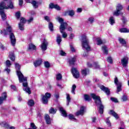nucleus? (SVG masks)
Returning <instances> with one entry per match:
<instances>
[{
	"label": "nucleus",
	"instance_id": "obj_1",
	"mask_svg": "<svg viewBox=\"0 0 129 129\" xmlns=\"http://www.w3.org/2000/svg\"><path fill=\"white\" fill-rule=\"evenodd\" d=\"M7 26L8 27H6V29L0 31V33L1 35H4V36H8L9 34L11 45L13 47H15L17 42V39H16L15 34L13 33V28L9 23H7Z\"/></svg>",
	"mask_w": 129,
	"mask_h": 129
},
{
	"label": "nucleus",
	"instance_id": "obj_2",
	"mask_svg": "<svg viewBox=\"0 0 129 129\" xmlns=\"http://www.w3.org/2000/svg\"><path fill=\"white\" fill-rule=\"evenodd\" d=\"M14 8V3H13L12 1L9 2L8 6H6V3L4 1L0 3V15L3 21H6V20H7V16L6 15L4 10H9V9L13 10Z\"/></svg>",
	"mask_w": 129,
	"mask_h": 129
},
{
	"label": "nucleus",
	"instance_id": "obj_3",
	"mask_svg": "<svg viewBox=\"0 0 129 129\" xmlns=\"http://www.w3.org/2000/svg\"><path fill=\"white\" fill-rule=\"evenodd\" d=\"M91 96L92 98L95 101V104L97 106H99L98 112L100 114H103V111H104V106L102 104V102L101 101V98L100 96L96 95L95 93L91 94Z\"/></svg>",
	"mask_w": 129,
	"mask_h": 129
},
{
	"label": "nucleus",
	"instance_id": "obj_4",
	"mask_svg": "<svg viewBox=\"0 0 129 129\" xmlns=\"http://www.w3.org/2000/svg\"><path fill=\"white\" fill-rule=\"evenodd\" d=\"M82 47L85 49L86 51L89 52L91 51V47L89 45V41L87 40V37L85 35H83L82 37Z\"/></svg>",
	"mask_w": 129,
	"mask_h": 129
},
{
	"label": "nucleus",
	"instance_id": "obj_5",
	"mask_svg": "<svg viewBox=\"0 0 129 129\" xmlns=\"http://www.w3.org/2000/svg\"><path fill=\"white\" fill-rule=\"evenodd\" d=\"M15 68L17 70V74L19 80H20V82L23 81V79L24 77V75L21 72V66L18 63H15Z\"/></svg>",
	"mask_w": 129,
	"mask_h": 129
},
{
	"label": "nucleus",
	"instance_id": "obj_6",
	"mask_svg": "<svg viewBox=\"0 0 129 129\" xmlns=\"http://www.w3.org/2000/svg\"><path fill=\"white\" fill-rule=\"evenodd\" d=\"M58 20L59 23L60 24L59 26L60 32V33H63V31H65V30H66L67 26H68V24L66 22H64V19L61 17L58 18Z\"/></svg>",
	"mask_w": 129,
	"mask_h": 129
},
{
	"label": "nucleus",
	"instance_id": "obj_7",
	"mask_svg": "<svg viewBox=\"0 0 129 129\" xmlns=\"http://www.w3.org/2000/svg\"><path fill=\"white\" fill-rule=\"evenodd\" d=\"M51 93L46 92L45 95H42L41 98V101L43 104H48L49 99L51 98Z\"/></svg>",
	"mask_w": 129,
	"mask_h": 129
},
{
	"label": "nucleus",
	"instance_id": "obj_8",
	"mask_svg": "<svg viewBox=\"0 0 129 129\" xmlns=\"http://www.w3.org/2000/svg\"><path fill=\"white\" fill-rule=\"evenodd\" d=\"M71 73L73 75V76L75 77L76 79L80 77V74L79 73V71L76 69V68L73 67L71 69Z\"/></svg>",
	"mask_w": 129,
	"mask_h": 129
},
{
	"label": "nucleus",
	"instance_id": "obj_9",
	"mask_svg": "<svg viewBox=\"0 0 129 129\" xmlns=\"http://www.w3.org/2000/svg\"><path fill=\"white\" fill-rule=\"evenodd\" d=\"M8 98V94L6 92H4L2 93L1 96H0V105H2L4 103V101H6Z\"/></svg>",
	"mask_w": 129,
	"mask_h": 129
},
{
	"label": "nucleus",
	"instance_id": "obj_10",
	"mask_svg": "<svg viewBox=\"0 0 129 129\" xmlns=\"http://www.w3.org/2000/svg\"><path fill=\"white\" fill-rule=\"evenodd\" d=\"M121 63L123 67H126L128 64V57L127 56H124L121 59Z\"/></svg>",
	"mask_w": 129,
	"mask_h": 129
},
{
	"label": "nucleus",
	"instance_id": "obj_11",
	"mask_svg": "<svg viewBox=\"0 0 129 129\" xmlns=\"http://www.w3.org/2000/svg\"><path fill=\"white\" fill-rule=\"evenodd\" d=\"M101 90L105 92L106 95H110V90L109 89L104 85H102L100 87Z\"/></svg>",
	"mask_w": 129,
	"mask_h": 129
},
{
	"label": "nucleus",
	"instance_id": "obj_12",
	"mask_svg": "<svg viewBox=\"0 0 129 129\" xmlns=\"http://www.w3.org/2000/svg\"><path fill=\"white\" fill-rule=\"evenodd\" d=\"M49 8L51 9V10H53V9H55L57 11H61V7L57 4L54 5V3H51L49 5Z\"/></svg>",
	"mask_w": 129,
	"mask_h": 129
},
{
	"label": "nucleus",
	"instance_id": "obj_13",
	"mask_svg": "<svg viewBox=\"0 0 129 129\" xmlns=\"http://www.w3.org/2000/svg\"><path fill=\"white\" fill-rule=\"evenodd\" d=\"M123 8V7L121 5L118 4L116 8V11L114 13V15H115V16H119L120 11H122Z\"/></svg>",
	"mask_w": 129,
	"mask_h": 129
},
{
	"label": "nucleus",
	"instance_id": "obj_14",
	"mask_svg": "<svg viewBox=\"0 0 129 129\" xmlns=\"http://www.w3.org/2000/svg\"><path fill=\"white\" fill-rule=\"evenodd\" d=\"M85 110V107H84V106H81L80 107V110L78 111L76 113V116H78L79 115H83V114H84Z\"/></svg>",
	"mask_w": 129,
	"mask_h": 129
},
{
	"label": "nucleus",
	"instance_id": "obj_15",
	"mask_svg": "<svg viewBox=\"0 0 129 129\" xmlns=\"http://www.w3.org/2000/svg\"><path fill=\"white\" fill-rule=\"evenodd\" d=\"M9 57L12 62H15L16 61V56L15 55V51L9 52Z\"/></svg>",
	"mask_w": 129,
	"mask_h": 129
},
{
	"label": "nucleus",
	"instance_id": "obj_16",
	"mask_svg": "<svg viewBox=\"0 0 129 129\" xmlns=\"http://www.w3.org/2000/svg\"><path fill=\"white\" fill-rule=\"evenodd\" d=\"M48 43L47 41H46L45 40L42 42L41 44V48L42 51H46L47 50V47L48 46Z\"/></svg>",
	"mask_w": 129,
	"mask_h": 129
},
{
	"label": "nucleus",
	"instance_id": "obj_17",
	"mask_svg": "<svg viewBox=\"0 0 129 129\" xmlns=\"http://www.w3.org/2000/svg\"><path fill=\"white\" fill-rule=\"evenodd\" d=\"M44 119L45 120L46 124H51V118L50 117V115H49V114H46L45 115Z\"/></svg>",
	"mask_w": 129,
	"mask_h": 129
},
{
	"label": "nucleus",
	"instance_id": "obj_18",
	"mask_svg": "<svg viewBox=\"0 0 129 129\" xmlns=\"http://www.w3.org/2000/svg\"><path fill=\"white\" fill-rule=\"evenodd\" d=\"M37 51V47H36V45H34L33 43H30L29 44V46L28 47V51Z\"/></svg>",
	"mask_w": 129,
	"mask_h": 129
},
{
	"label": "nucleus",
	"instance_id": "obj_19",
	"mask_svg": "<svg viewBox=\"0 0 129 129\" xmlns=\"http://www.w3.org/2000/svg\"><path fill=\"white\" fill-rule=\"evenodd\" d=\"M23 79H22V82H20V80H19V83H23V87H28V82H27V77H25L23 76Z\"/></svg>",
	"mask_w": 129,
	"mask_h": 129
},
{
	"label": "nucleus",
	"instance_id": "obj_20",
	"mask_svg": "<svg viewBox=\"0 0 129 129\" xmlns=\"http://www.w3.org/2000/svg\"><path fill=\"white\" fill-rule=\"evenodd\" d=\"M76 62V57L74 56L69 60V64L70 66H74Z\"/></svg>",
	"mask_w": 129,
	"mask_h": 129
},
{
	"label": "nucleus",
	"instance_id": "obj_21",
	"mask_svg": "<svg viewBox=\"0 0 129 129\" xmlns=\"http://www.w3.org/2000/svg\"><path fill=\"white\" fill-rule=\"evenodd\" d=\"M89 72H90V71L89 70V69L88 68H85L81 71L82 75H84V76H87L88 74H89Z\"/></svg>",
	"mask_w": 129,
	"mask_h": 129
},
{
	"label": "nucleus",
	"instance_id": "obj_22",
	"mask_svg": "<svg viewBox=\"0 0 129 129\" xmlns=\"http://www.w3.org/2000/svg\"><path fill=\"white\" fill-rule=\"evenodd\" d=\"M109 114L111 115H112V116H114L115 118H116V119H118L119 117H118V115L116 112H115L113 110H110L109 112Z\"/></svg>",
	"mask_w": 129,
	"mask_h": 129
},
{
	"label": "nucleus",
	"instance_id": "obj_23",
	"mask_svg": "<svg viewBox=\"0 0 129 129\" xmlns=\"http://www.w3.org/2000/svg\"><path fill=\"white\" fill-rule=\"evenodd\" d=\"M84 99L85 100V101H88V102H90V101L92 100V99H91V97L88 94L84 95Z\"/></svg>",
	"mask_w": 129,
	"mask_h": 129
},
{
	"label": "nucleus",
	"instance_id": "obj_24",
	"mask_svg": "<svg viewBox=\"0 0 129 129\" xmlns=\"http://www.w3.org/2000/svg\"><path fill=\"white\" fill-rule=\"evenodd\" d=\"M59 111L61 113L62 116H64V117H67V112H66V110H64L63 107L59 108Z\"/></svg>",
	"mask_w": 129,
	"mask_h": 129
},
{
	"label": "nucleus",
	"instance_id": "obj_25",
	"mask_svg": "<svg viewBox=\"0 0 129 129\" xmlns=\"http://www.w3.org/2000/svg\"><path fill=\"white\" fill-rule=\"evenodd\" d=\"M56 41L58 45H60L61 42H62V38L61 37V35H60V34H57Z\"/></svg>",
	"mask_w": 129,
	"mask_h": 129
},
{
	"label": "nucleus",
	"instance_id": "obj_26",
	"mask_svg": "<svg viewBox=\"0 0 129 129\" xmlns=\"http://www.w3.org/2000/svg\"><path fill=\"white\" fill-rule=\"evenodd\" d=\"M42 59H38L34 62V65L35 67H38L42 64Z\"/></svg>",
	"mask_w": 129,
	"mask_h": 129
},
{
	"label": "nucleus",
	"instance_id": "obj_27",
	"mask_svg": "<svg viewBox=\"0 0 129 129\" xmlns=\"http://www.w3.org/2000/svg\"><path fill=\"white\" fill-rule=\"evenodd\" d=\"M102 49L104 54L108 55V49H107V46H106V45L102 46Z\"/></svg>",
	"mask_w": 129,
	"mask_h": 129
},
{
	"label": "nucleus",
	"instance_id": "obj_28",
	"mask_svg": "<svg viewBox=\"0 0 129 129\" xmlns=\"http://www.w3.org/2000/svg\"><path fill=\"white\" fill-rule=\"evenodd\" d=\"M118 41L119 42L120 44H121V45H126V41H125V40L123 38L119 37Z\"/></svg>",
	"mask_w": 129,
	"mask_h": 129
},
{
	"label": "nucleus",
	"instance_id": "obj_29",
	"mask_svg": "<svg viewBox=\"0 0 129 129\" xmlns=\"http://www.w3.org/2000/svg\"><path fill=\"white\" fill-rule=\"evenodd\" d=\"M48 28L50 32H53L54 31V25L53 24V23L49 22L48 24Z\"/></svg>",
	"mask_w": 129,
	"mask_h": 129
},
{
	"label": "nucleus",
	"instance_id": "obj_30",
	"mask_svg": "<svg viewBox=\"0 0 129 129\" xmlns=\"http://www.w3.org/2000/svg\"><path fill=\"white\" fill-rule=\"evenodd\" d=\"M120 33H129V29L126 28H121L119 29Z\"/></svg>",
	"mask_w": 129,
	"mask_h": 129
},
{
	"label": "nucleus",
	"instance_id": "obj_31",
	"mask_svg": "<svg viewBox=\"0 0 129 129\" xmlns=\"http://www.w3.org/2000/svg\"><path fill=\"white\" fill-rule=\"evenodd\" d=\"M109 22L111 26H113V25L115 24V20H114V19H113V17L112 16L110 17V18L109 19Z\"/></svg>",
	"mask_w": 129,
	"mask_h": 129
},
{
	"label": "nucleus",
	"instance_id": "obj_32",
	"mask_svg": "<svg viewBox=\"0 0 129 129\" xmlns=\"http://www.w3.org/2000/svg\"><path fill=\"white\" fill-rule=\"evenodd\" d=\"M27 104L32 107V106H34V105H35V102L34 101V100L31 99L28 101Z\"/></svg>",
	"mask_w": 129,
	"mask_h": 129
},
{
	"label": "nucleus",
	"instance_id": "obj_33",
	"mask_svg": "<svg viewBox=\"0 0 129 129\" xmlns=\"http://www.w3.org/2000/svg\"><path fill=\"white\" fill-rule=\"evenodd\" d=\"M117 92H120V91H121L122 90V89H121V86H122V84L121 83H119L118 85H117Z\"/></svg>",
	"mask_w": 129,
	"mask_h": 129
},
{
	"label": "nucleus",
	"instance_id": "obj_34",
	"mask_svg": "<svg viewBox=\"0 0 129 129\" xmlns=\"http://www.w3.org/2000/svg\"><path fill=\"white\" fill-rule=\"evenodd\" d=\"M97 40V44L98 46H100V45H102V44H103V41H102V40H101V39H100V38L98 37L96 38Z\"/></svg>",
	"mask_w": 129,
	"mask_h": 129
},
{
	"label": "nucleus",
	"instance_id": "obj_35",
	"mask_svg": "<svg viewBox=\"0 0 129 129\" xmlns=\"http://www.w3.org/2000/svg\"><path fill=\"white\" fill-rule=\"evenodd\" d=\"M56 112H57V109H55L53 107H51L50 109L49 110V113H51V114H55Z\"/></svg>",
	"mask_w": 129,
	"mask_h": 129
},
{
	"label": "nucleus",
	"instance_id": "obj_36",
	"mask_svg": "<svg viewBox=\"0 0 129 129\" xmlns=\"http://www.w3.org/2000/svg\"><path fill=\"white\" fill-rule=\"evenodd\" d=\"M27 22V20H26L25 18L21 17L20 19V22L19 24H22L23 25H25V24Z\"/></svg>",
	"mask_w": 129,
	"mask_h": 129
},
{
	"label": "nucleus",
	"instance_id": "obj_37",
	"mask_svg": "<svg viewBox=\"0 0 129 129\" xmlns=\"http://www.w3.org/2000/svg\"><path fill=\"white\" fill-rule=\"evenodd\" d=\"M19 28L20 31H24L25 30V25L22 23H19Z\"/></svg>",
	"mask_w": 129,
	"mask_h": 129
},
{
	"label": "nucleus",
	"instance_id": "obj_38",
	"mask_svg": "<svg viewBox=\"0 0 129 129\" xmlns=\"http://www.w3.org/2000/svg\"><path fill=\"white\" fill-rule=\"evenodd\" d=\"M44 65L45 68H50L51 67V64L48 61H44Z\"/></svg>",
	"mask_w": 129,
	"mask_h": 129
},
{
	"label": "nucleus",
	"instance_id": "obj_39",
	"mask_svg": "<svg viewBox=\"0 0 129 129\" xmlns=\"http://www.w3.org/2000/svg\"><path fill=\"white\" fill-rule=\"evenodd\" d=\"M121 21L123 25H126V23H127V20L126 18H125L124 16H122Z\"/></svg>",
	"mask_w": 129,
	"mask_h": 129
},
{
	"label": "nucleus",
	"instance_id": "obj_40",
	"mask_svg": "<svg viewBox=\"0 0 129 129\" xmlns=\"http://www.w3.org/2000/svg\"><path fill=\"white\" fill-rule=\"evenodd\" d=\"M74 15H75V12L74 10H72L69 11V16H70V17H74Z\"/></svg>",
	"mask_w": 129,
	"mask_h": 129
},
{
	"label": "nucleus",
	"instance_id": "obj_41",
	"mask_svg": "<svg viewBox=\"0 0 129 129\" xmlns=\"http://www.w3.org/2000/svg\"><path fill=\"white\" fill-rule=\"evenodd\" d=\"M32 4L34 9H38V3H37V2H36V1H33Z\"/></svg>",
	"mask_w": 129,
	"mask_h": 129
},
{
	"label": "nucleus",
	"instance_id": "obj_42",
	"mask_svg": "<svg viewBox=\"0 0 129 129\" xmlns=\"http://www.w3.org/2000/svg\"><path fill=\"white\" fill-rule=\"evenodd\" d=\"M23 90L24 91H26V92L28 93V94H31V93H32V92L31 91V89L29 87L23 88Z\"/></svg>",
	"mask_w": 129,
	"mask_h": 129
},
{
	"label": "nucleus",
	"instance_id": "obj_43",
	"mask_svg": "<svg viewBox=\"0 0 129 129\" xmlns=\"http://www.w3.org/2000/svg\"><path fill=\"white\" fill-rule=\"evenodd\" d=\"M3 127H5V128L9 129L10 127V124L6 122H4L3 123Z\"/></svg>",
	"mask_w": 129,
	"mask_h": 129
},
{
	"label": "nucleus",
	"instance_id": "obj_44",
	"mask_svg": "<svg viewBox=\"0 0 129 129\" xmlns=\"http://www.w3.org/2000/svg\"><path fill=\"white\" fill-rule=\"evenodd\" d=\"M69 119H71V120H72V119H74V120H77V119L74 116V115L72 114H69Z\"/></svg>",
	"mask_w": 129,
	"mask_h": 129
},
{
	"label": "nucleus",
	"instance_id": "obj_45",
	"mask_svg": "<svg viewBox=\"0 0 129 129\" xmlns=\"http://www.w3.org/2000/svg\"><path fill=\"white\" fill-rule=\"evenodd\" d=\"M107 61L110 64H112L113 63V60H112V58L111 56H108L107 58Z\"/></svg>",
	"mask_w": 129,
	"mask_h": 129
},
{
	"label": "nucleus",
	"instance_id": "obj_46",
	"mask_svg": "<svg viewBox=\"0 0 129 129\" xmlns=\"http://www.w3.org/2000/svg\"><path fill=\"white\" fill-rule=\"evenodd\" d=\"M15 17H16L17 20H19L21 18V12L18 11L16 13Z\"/></svg>",
	"mask_w": 129,
	"mask_h": 129
},
{
	"label": "nucleus",
	"instance_id": "obj_47",
	"mask_svg": "<svg viewBox=\"0 0 129 129\" xmlns=\"http://www.w3.org/2000/svg\"><path fill=\"white\" fill-rule=\"evenodd\" d=\"M56 80L60 81L62 79V75L60 73L56 75Z\"/></svg>",
	"mask_w": 129,
	"mask_h": 129
},
{
	"label": "nucleus",
	"instance_id": "obj_48",
	"mask_svg": "<svg viewBox=\"0 0 129 129\" xmlns=\"http://www.w3.org/2000/svg\"><path fill=\"white\" fill-rule=\"evenodd\" d=\"M114 82L115 85H118L119 83H121V82H118V79L116 77H115L114 78Z\"/></svg>",
	"mask_w": 129,
	"mask_h": 129
},
{
	"label": "nucleus",
	"instance_id": "obj_49",
	"mask_svg": "<svg viewBox=\"0 0 129 129\" xmlns=\"http://www.w3.org/2000/svg\"><path fill=\"white\" fill-rule=\"evenodd\" d=\"M94 66L95 69H99L100 68L99 64H98V62H94Z\"/></svg>",
	"mask_w": 129,
	"mask_h": 129
},
{
	"label": "nucleus",
	"instance_id": "obj_50",
	"mask_svg": "<svg viewBox=\"0 0 129 129\" xmlns=\"http://www.w3.org/2000/svg\"><path fill=\"white\" fill-rule=\"evenodd\" d=\"M106 122L108 126H111V123H110V120H109V117L107 118Z\"/></svg>",
	"mask_w": 129,
	"mask_h": 129
},
{
	"label": "nucleus",
	"instance_id": "obj_51",
	"mask_svg": "<svg viewBox=\"0 0 129 129\" xmlns=\"http://www.w3.org/2000/svg\"><path fill=\"white\" fill-rule=\"evenodd\" d=\"M110 99L111 101H112L113 102H115V103H117V102H118V100L115 98L111 97Z\"/></svg>",
	"mask_w": 129,
	"mask_h": 129
},
{
	"label": "nucleus",
	"instance_id": "obj_52",
	"mask_svg": "<svg viewBox=\"0 0 129 129\" xmlns=\"http://www.w3.org/2000/svg\"><path fill=\"white\" fill-rule=\"evenodd\" d=\"M88 20L91 24H93V22H94V18L90 17L88 18Z\"/></svg>",
	"mask_w": 129,
	"mask_h": 129
},
{
	"label": "nucleus",
	"instance_id": "obj_53",
	"mask_svg": "<svg viewBox=\"0 0 129 129\" xmlns=\"http://www.w3.org/2000/svg\"><path fill=\"white\" fill-rule=\"evenodd\" d=\"M67 100L68 102H71V98L70 97V95L69 94H67Z\"/></svg>",
	"mask_w": 129,
	"mask_h": 129
},
{
	"label": "nucleus",
	"instance_id": "obj_54",
	"mask_svg": "<svg viewBox=\"0 0 129 129\" xmlns=\"http://www.w3.org/2000/svg\"><path fill=\"white\" fill-rule=\"evenodd\" d=\"M6 63V66L8 67H11V66H12V63H11V61H10V60H7Z\"/></svg>",
	"mask_w": 129,
	"mask_h": 129
},
{
	"label": "nucleus",
	"instance_id": "obj_55",
	"mask_svg": "<svg viewBox=\"0 0 129 129\" xmlns=\"http://www.w3.org/2000/svg\"><path fill=\"white\" fill-rule=\"evenodd\" d=\"M121 99L122 100V101H126V100H127L128 98H127V96H125V95H123Z\"/></svg>",
	"mask_w": 129,
	"mask_h": 129
},
{
	"label": "nucleus",
	"instance_id": "obj_56",
	"mask_svg": "<svg viewBox=\"0 0 129 129\" xmlns=\"http://www.w3.org/2000/svg\"><path fill=\"white\" fill-rule=\"evenodd\" d=\"M60 56H66V52L61 50L60 51Z\"/></svg>",
	"mask_w": 129,
	"mask_h": 129
},
{
	"label": "nucleus",
	"instance_id": "obj_57",
	"mask_svg": "<svg viewBox=\"0 0 129 129\" xmlns=\"http://www.w3.org/2000/svg\"><path fill=\"white\" fill-rule=\"evenodd\" d=\"M60 33L62 34V38H67V33H66V32H64V31H63L62 32Z\"/></svg>",
	"mask_w": 129,
	"mask_h": 129
},
{
	"label": "nucleus",
	"instance_id": "obj_58",
	"mask_svg": "<svg viewBox=\"0 0 129 129\" xmlns=\"http://www.w3.org/2000/svg\"><path fill=\"white\" fill-rule=\"evenodd\" d=\"M70 48L72 52H75V48H74V46H73V45H70Z\"/></svg>",
	"mask_w": 129,
	"mask_h": 129
},
{
	"label": "nucleus",
	"instance_id": "obj_59",
	"mask_svg": "<svg viewBox=\"0 0 129 129\" xmlns=\"http://www.w3.org/2000/svg\"><path fill=\"white\" fill-rule=\"evenodd\" d=\"M44 20L47 21V22H50V18L48 17V16H46L44 17Z\"/></svg>",
	"mask_w": 129,
	"mask_h": 129
},
{
	"label": "nucleus",
	"instance_id": "obj_60",
	"mask_svg": "<svg viewBox=\"0 0 129 129\" xmlns=\"http://www.w3.org/2000/svg\"><path fill=\"white\" fill-rule=\"evenodd\" d=\"M23 4H24V1H23V0H19V5L20 7L23 6Z\"/></svg>",
	"mask_w": 129,
	"mask_h": 129
},
{
	"label": "nucleus",
	"instance_id": "obj_61",
	"mask_svg": "<svg viewBox=\"0 0 129 129\" xmlns=\"http://www.w3.org/2000/svg\"><path fill=\"white\" fill-rule=\"evenodd\" d=\"M33 20H34V18L31 17L29 20H27V22H28L29 24H30V23H31L32 22H33Z\"/></svg>",
	"mask_w": 129,
	"mask_h": 129
},
{
	"label": "nucleus",
	"instance_id": "obj_62",
	"mask_svg": "<svg viewBox=\"0 0 129 129\" xmlns=\"http://www.w3.org/2000/svg\"><path fill=\"white\" fill-rule=\"evenodd\" d=\"M11 89H13L14 91H16L17 90V87L15 85H11Z\"/></svg>",
	"mask_w": 129,
	"mask_h": 129
},
{
	"label": "nucleus",
	"instance_id": "obj_63",
	"mask_svg": "<svg viewBox=\"0 0 129 129\" xmlns=\"http://www.w3.org/2000/svg\"><path fill=\"white\" fill-rule=\"evenodd\" d=\"M87 65L88 67H89V68H92V63H91L89 62H87Z\"/></svg>",
	"mask_w": 129,
	"mask_h": 129
},
{
	"label": "nucleus",
	"instance_id": "obj_64",
	"mask_svg": "<svg viewBox=\"0 0 129 129\" xmlns=\"http://www.w3.org/2000/svg\"><path fill=\"white\" fill-rule=\"evenodd\" d=\"M69 38L71 40L73 39V38H74V34L73 33H71Z\"/></svg>",
	"mask_w": 129,
	"mask_h": 129
}]
</instances>
